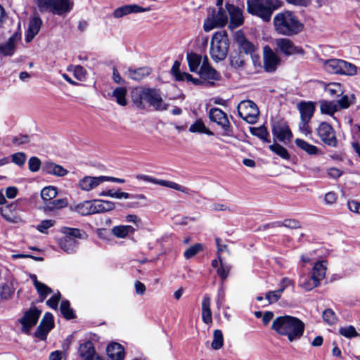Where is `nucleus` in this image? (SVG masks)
<instances>
[{"label": "nucleus", "instance_id": "23", "mask_svg": "<svg viewBox=\"0 0 360 360\" xmlns=\"http://www.w3.org/2000/svg\"><path fill=\"white\" fill-rule=\"evenodd\" d=\"M150 7L143 8L138 5H126L116 8L113 12V16L116 18H122L132 13H141L149 11Z\"/></svg>", "mask_w": 360, "mask_h": 360}, {"label": "nucleus", "instance_id": "47", "mask_svg": "<svg viewBox=\"0 0 360 360\" xmlns=\"http://www.w3.org/2000/svg\"><path fill=\"white\" fill-rule=\"evenodd\" d=\"M57 195V190L53 186L45 187L41 190V196L47 202L51 201Z\"/></svg>", "mask_w": 360, "mask_h": 360}, {"label": "nucleus", "instance_id": "16", "mask_svg": "<svg viewBox=\"0 0 360 360\" xmlns=\"http://www.w3.org/2000/svg\"><path fill=\"white\" fill-rule=\"evenodd\" d=\"M276 45L279 51L285 56L304 53L302 48L296 46L290 39L287 38L277 39Z\"/></svg>", "mask_w": 360, "mask_h": 360}, {"label": "nucleus", "instance_id": "43", "mask_svg": "<svg viewBox=\"0 0 360 360\" xmlns=\"http://www.w3.org/2000/svg\"><path fill=\"white\" fill-rule=\"evenodd\" d=\"M127 89L125 87H117L112 92V96L115 98L117 103L122 106L127 104L126 96Z\"/></svg>", "mask_w": 360, "mask_h": 360}, {"label": "nucleus", "instance_id": "64", "mask_svg": "<svg viewBox=\"0 0 360 360\" xmlns=\"http://www.w3.org/2000/svg\"><path fill=\"white\" fill-rule=\"evenodd\" d=\"M50 330V329H48L46 327L39 324L36 330L35 336L37 338L44 340L46 338L47 334Z\"/></svg>", "mask_w": 360, "mask_h": 360}, {"label": "nucleus", "instance_id": "21", "mask_svg": "<svg viewBox=\"0 0 360 360\" xmlns=\"http://www.w3.org/2000/svg\"><path fill=\"white\" fill-rule=\"evenodd\" d=\"M103 182H105V178L103 177V176H86L79 180L78 186L82 191H89L99 186Z\"/></svg>", "mask_w": 360, "mask_h": 360}, {"label": "nucleus", "instance_id": "13", "mask_svg": "<svg viewBox=\"0 0 360 360\" xmlns=\"http://www.w3.org/2000/svg\"><path fill=\"white\" fill-rule=\"evenodd\" d=\"M235 39L240 50V52H244L246 55L250 54L252 58L254 63L255 64L259 59V56L255 53L257 50L256 46L243 36V33L238 32L235 34Z\"/></svg>", "mask_w": 360, "mask_h": 360}, {"label": "nucleus", "instance_id": "40", "mask_svg": "<svg viewBox=\"0 0 360 360\" xmlns=\"http://www.w3.org/2000/svg\"><path fill=\"white\" fill-rule=\"evenodd\" d=\"M191 133L205 134L208 136H212L213 132L209 129L201 120H198L193 122L189 127Z\"/></svg>", "mask_w": 360, "mask_h": 360}, {"label": "nucleus", "instance_id": "22", "mask_svg": "<svg viewBox=\"0 0 360 360\" xmlns=\"http://www.w3.org/2000/svg\"><path fill=\"white\" fill-rule=\"evenodd\" d=\"M150 7L143 8L138 5H126L116 8L113 12V16L116 18H122L132 13H141L149 11Z\"/></svg>", "mask_w": 360, "mask_h": 360}, {"label": "nucleus", "instance_id": "56", "mask_svg": "<svg viewBox=\"0 0 360 360\" xmlns=\"http://www.w3.org/2000/svg\"><path fill=\"white\" fill-rule=\"evenodd\" d=\"M35 288L39 295L41 302L46 299L48 295L52 293L53 292L51 288L43 283H41L39 285H37Z\"/></svg>", "mask_w": 360, "mask_h": 360}, {"label": "nucleus", "instance_id": "10", "mask_svg": "<svg viewBox=\"0 0 360 360\" xmlns=\"http://www.w3.org/2000/svg\"><path fill=\"white\" fill-rule=\"evenodd\" d=\"M238 112L239 116L249 124H254L257 121L259 110L252 101H242L238 105Z\"/></svg>", "mask_w": 360, "mask_h": 360}, {"label": "nucleus", "instance_id": "4", "mask_svg": "<svg viewBox=\"0 0 360 360\" xmlns=\"http://www.w3.org/2000/svg\"><path fill=\"white\" fill-rule=\"evenodd\" d=\"M133 101L138 105H143V101L147 102L155 110L163 111L167 109L168 105L163 101L160 90L155 89H144L140 91L136 96L133 95Z\"/></svg>", "mask_w": 360, "mask_h": 360}, {"label": "nucleus", "instance_id": "45", "mask_svg": "<svg viewBox=\"0 0 360 360\" xmlns=\"http://www.w3.org/2000/svg\"><path fill=\"white\" fill-rule=\"evenodd\" d=\"M250 131L252 135L259 137L265 142H270L269 139V133L265 127H252L250 128Z\"/></svg>", "mask_w": 360, "mask_h": 360}, {"label": "nucleus", "instance_id": "38", "mask_svg": "<svg viewBox=\"0 0 360 360\" xmlns=\"http://www.w3.org/2000/svg\"><path fill=\"white\" fill-rule=\"evenodd\" d=\"M134 231V228L129 225L115 226L112 229V234L120 238H124L129 233H133Z\"/></svg>", "mask_w": 360, "mask_h": 360}, {"label": "nucleus", "instance_id": "1", "mask_svg": "<svg viewBox=\"0 0 360 360\" xmlns=\"http://www.w3.org/2000/svg\"><path fill=\"white\" fill-rule=\"evenodd\" d=\"M271 328L281 336H286L290 342L300 340L304 331V323L300 319L289 316H280L272 322Z\"/></svg>", "mask_w": 360, "mask_h": 360}, {"label": "nucleus", "instance_id": "42", "mask_svg": "<svg viewBox=\"0 0 360 360\" xmlns=\"http://www.w3.org/2000/svg\"><path fill=\"white\" fill-rule=\"evenodd\" d=\"M338 109V104L335 102L328 101L320 102V110L323 114L333 115Z\"/></svg>", "mask_w": 360, "mask_h": 360}, {"label": "nucleus", "instance_id": "33", "mask_svg": "<svg viewBox=\"0 0 360 360\" xmlns=\"http://www.w3.org/2000/svg\"><path fill=\"white\" fill-rule=\"evenodd\" d=\"M43 169L47 174L57 176H64L68 173V171L62 166L51 162H46Z\"/></svg>", "mask_w": 360, "mask_h": 360}, {"label": "nucleus", "instance_id": "54", "mask_svg": "<svg viewBox=\"0 0 360 360\" xmlns=\"http://www.w3.org/2000/svg\"><path fill=\"white\" fill-rule=\"evenodd\" d=\"M339 333L341 335L347 338H352L359 336V333L352 326L340 328Z\"/></svg>", "mask_w": 360, "mask_h": 360}, {"label": "nucleus", "instance_id": "5", "mask_svg": "<svg viewBox=\"0 0 360 360\" xmlns=\"http://www.w3.org/2000/svg\"><path fill=\"white\" fill-rule=\"evenodd\" d=\"M327 270V262L319 261L313 266L311 274L309 277L302 275L299 278V286L307 291H310L319 285L320 281L325 276Z\"/></svg>", "mask_w": 360, "mask_h": 360}, {"label": "nucleus", "instance_id": "18", "mask_svg": "<svg viewBox=\"0 0 360 360\" xmlns=\"http://www.w3.org/2000/svg\"><path fill=\"white\" fill-rule=\"evenodd\" d=\"M43 22L38 15H34L30 20L28 29L25 35V41L30 42L39 33Z\"/></svg>", "mask_w": 360, "mask_h": 360}, {"label": "nucleus", "instance_id": "12", "mask_svg": "<svg viewBox=\"0 0 360 360\" xmlns=\"http://www.w3.org/2000/svg\"><path fill=\"white\" fill-rule=\"evenodd\" d=\"M317 134L325 144L333 147L337 146L335 132L329 124L321 122L317 128Z\"/></svg>", "mask_w": 360, "mask_h": 360}, {"label": "nucleus", "instance_id": "61", "mask_svg": "<svg viewBox=\"0 0 360 360\" xmlns=\"http://www.w3.org/2000/svg\"><path fill=\"white\" fill-rule=\"evenodd\" d=\"M354 96H352L351 98H349L347 95L343 96L338 101V105H340L341 108L346 109L349 107V105L354 103Z\"/></svg>", "mask_w": 360, "mask_h": 360}, {"label": "nucleus", "instance_id": "29", "mask_svg": "<svg viewBox=\"0 0 360 360\" xmlns=\"http://www.w3.org/2000/svg\"><path fill=\"white\" fill-rule=\"evenodd\" d=\"M297 108L300 113V119L311 120L315 111V106L312 102H301Z\"/></svg>", "mask_w": 360, "mask_h": 360}, {"label": "nucleus", "instance_id": "63", "mask_svg": "<svg viewBox=\"0 0 360 360\" xmlns=\"http://www.w3.org/2000/svg\"><path fill=\"white\" fill-rule=\"evenodd\" d=\"M28 165L30 170L32 172H36L40 168L41 161L37 157H32L29 160Z\"/></svg>", "mask_w": 360, "mask_h": 360}, {"label": "nucleus", "instance_id": "34", "mask_svg": "<svg viewBox=\"0 0 360 360\" xmlns=\"http://www.w3.org/2000/svg\"><path fill=\"white\" fill-rule=\"evenodd\" d=\"M94 213L106 212L115 208V203L108 200H94Z\"/></svg>", "mask_w": 360, "mask_h": 360}, {"label": "nucleus", "instance_id": "37", "mask_svg": "<svg viewBox=\"0 0 360 360\" xmlns=\"http://www.w3.org/2000/svg\"><path fill=\"white\" fill-rule=\"evenodd\" d=\"M295 143L299 148L305 151L309 155H317L319 152V149L316 146L310 144L303 139H296Z\"/></svg>", "mask_w": 360, "mask_h": 360}, {"label": "nucleus", "instance_id": "9", "mask_svg": "<svg viewBox=\"0 0 360 360\" xmlns=\"http://www.w3.org/2000/svg\"><path fill=\"white\" fill-rule=\"evenodd\" d=\"M227 22L228 15L226 11L222 7H219L217 11L214 9L209 11L208 15L204 22L203 28L205 32H209L214 28L224 27Z\"/></svg>", "mask_w": 360, "mask_h": 360}, {"label": "nucleus", "instance_id": "3", "mask_svg": "<svg viewBox=\"0 0 360 360\" xmlns=\"http://www.w3.org/2000/svg\"><path fill=\"white\" fill-rule=\"evenodd\" d=\"M281 5V0H248L247 9L250 13L261 18L265 22H269L274 11L280 8Z\"/></svg>", "mask_w": 360, "mask_h": 360}, {"label": "nucleus", "instance_id": "8", "mask_svg": "<svg viewBox=\"0 0 360 360\" xmlns=\"http://www.w3.org/2000/svg\"><path fill=\"white\" fill-rule=\"evenodd\" d=\"M35 2L41 12L49 11L60 15L71 9L69 0H35Z\"/></svg>", "mask_w": 360, "mask_h": 360}, {"label": "nucleus", "instance_id": "39", "mask_svg": "<svg viewBox=\"0 0 360 360\" xmlns=\"http://www.w3.org/2000/svg\"><path fill=\"white\" fill-rule=\"evenodd\" d=\"M186 58L190 70L193 72H198L202 60L201 56L195 53H187Z\"/></svg>", "mask_w": 360, "mask_h": 360}, {"label": "nucleus", "instance_id": "17", "mask_svg": "<svg viewBox=\"0 0 360 360\" xmlns=\"http://www.w3.org/2000/svg\"><path fill=\"white\" fill-rule=\"evenodd\" d=\"M226 8L228 11V13L230 16V24L229 27L231 29L236 28V27L240 26L243 22V16L242 11L235 6L233 4H226Z\"/></svg>", "mask_w": 360, "mask_h": 360}, {"label": "nucleus", "instance_id": "32", "mask_svg": "<svg viewBox=\"0 0 360 360\" xmlns=\"http://www.w3.org/2000/svg\"><path fill=\"white\" fill-rule=\"evenodd\" d=\"M202 319L206 324H211L212 322L210 297L207 295L203 297L202 301Z\"/></svg>", "mask_w": 360, "mask_h": 360}, {"label": "nucleus", "instance_id": "6", "mask_svg": "<svg viewBox=\"0 0 360 360\" xmlns=\"http://www.w3.org/2000/svg\"><path fill=\"white\" fill-rule=\"evenodd\" d=\"M229 49V39L225 32H216L210 45V54L212 59L216 62L226 58Z\"/></svg>", "mask_w": 360, "mask_h": 360}, {"label": "nucleus", "instance_id": "15", "mask_svg": "<svg viewBox=\"0 0 360 360\" xmlns=\"http://www.w3.org/2000/svg\"><path fill=\"white\" fill-rule=\"evenodd\" d=\"M263 52L264 70L269 72H274L280 64L281 59L269 46L264 47Z\"/></svg>", "mask_w": 360, "mask_h": 360}, {"label": "nucleus", "instance_id": "31", "mask_svg": "<svg viewBox=\"0 0 360 360\" xmlns=\"http://www.w3.org/2000/svg\"><path fill=\"white\" fill-rule=\"evenodd\" d=\"M151 72L150 68L148 67L140 68L138 69H129L125 75L130 79L136 81H141Z\"/></svg>", "mask_w": 360, "mask_h": 360}, {"label": "nucleus", "instance_id": "19", "mask_svg": "<svg viewBox=\"0 0 360 360\" xmlns=\"http://www.w3.org/2000/svg\"><path fill=\"white\" fill-rule=\"evenodd\" d=\"M273 135L280 141L285 143L292 137V132L285 123H276L272 128Z\"/></svg>", "mask_w": 360, "mask_h": 360}, {"label": "nucleus", "instance_id": "26", "mask_svg": "<svg viewBox=\"0 0 360 360\" xmlns=\"http://www.w3.org/2000/svg\"><path fill=\"white\" fill-rule=\"evenodd\" d=\"M70 209L82 216L95 214L93 200H86L79 204L71 205Z\"/></svg>", "mask_w": 360, "mask_h": 360}, {"label": "nucleus", "instance_id": "27", "mask_svg": "<svg viewBox=\"0 0 360 360\" xmlns=\"http://www.w3.org/2000/svg\"><path fill=\"white\" fill-rule=\"evenodd\" d=\"M99 196H110L114 198H133L135 200H146V197L143 194L131 195L128 193L122 192L120 190L114 191L112 190H107L102 191Z\"/></svg>", "mask_w": 360, "mask_h": 360}, {"label": "nucleus", "instance_id": "49", "mask_svg": "<svg viewBox=\"0 0 360 360\" xmlns=\"http://www.w3.org/2000/svg\"><path fill=\"white\" fill-rule=\"evenodd\" d=\"M14 292V288L11 283H6L0 286V297L4 300H8Z\"/></svg>", "mask_w": 360, "mask_h": 360}, {"label": "nucleus", "instance_id": "41", "mask_svg": "<svg viewBox=\"0 0 360 360\" xmlns=\"http://www.w3.org/2000/svg\"><path fill=\"white\" fill-rule=\"evenodd\" d=\"M246 58L241 52H236L231 55V65L236 69L243 68L245 64Z\"/></svg>", "mask_w": 360, "mask_h": 360}, {"label": "nucleus", "instance_id": "11", "mask_svg": "<svg viewBox=\"0 0 360 360\" xmlns=\"http://www.w3.org/2000/svg\"><path fill=\"white\" fill-rule=\"evenodd\" d=\"M209 117L211 121L216 122L221 127L224 131V135H231V125L227 115L221 109L217 108L210 109Z\"/></svg>", "mask_w": 360, "mask_h": 360}, {"label": "nucleus", "instance_id": "59", "mask_svg": "<svg viewBox=\"0 0 360 360\" xmlns=\"http://www.w3.org/2000/svg\"><path fill=\"white\" fill-rule=\"evenodd\" d=\"M55 224V221L52 219H46L43 220L40 222L39 224L37 225V229L43 233H46V230Z\"/></svg>", "mask_w": 360, "mask_h": 360}, {"label": "nucleus", "instance_id": "62", "mask_svg": "<svg viewBox=\"0 0 360 360\" xmlns=\"http://www.w3.org/2000/svg\"><path fill=\"white\" fill-rule=\"evenodd\" d=\"M309 122L310 120L300 119V122L299 123L300 131L306 136L311 134V128L309 124Z\"/></svg>", "mask_w": 360, "mask_h": 360}, {"label": "nucleus", "instance_id": "14", "mask_svg": "<svg viewBox=\"0 0 360 360\" xmlns=\"http://www.w3.org/2000/svg\"><path fill=\"white\" fill-rule=\"evenodd\" d=\"M41 311L33 307L26 311L23 316L19 320L22 324V331L28 334L30 329L36 325L40 316Z\"/></svg>", "mask_w": 360, "mask_h": 360}, {"label": "nucleus", "instance_id": "48", "mask_svg": "<svg viewBox=\"0 0 360 360\" xmlns=\"http://www.w3.org/2000/svg\"><path fill=\"white\" fill-rule=\"evenodd\" d=\"M325 91L331 96H340L343 94L342 86L340 83L328 84Z\"/></svg>", "mask_w": 360, "mask_h": 360}, {"label": "nucleus", "instance_id": "35", "mask_svg": "<svg viewBox=\"0 0 360 360\" xmlns=\"http://www.w3.org/2000/svg\"><path fill=\"white\" fill-rule=\"evenodd\" d=\"M60 248L67 253L73 252L77 245V240L70 236H65L59 240Z\"/></svg>", "mask_w": 360, "mask_h": 360}, {"label": "nucleus", "instance_id": "2", "mask_svg": "<svg viewBox=\"0 0 360 360\" xmlns=\"http://www.w3.org/2000/svg\"><path fill=\"white\" fill-rule=\"evenodd\" d=\"M274 25L277 33L288 37L296 35L304 29L297 16L288 11L277 13L274 18Z\"/></svg>", "mask_w": 360, "mask_h": 360}, {"label": "nucleus", "instance_id": "44", "mask_svg": "<svg viewBox=\"0 0 360 360\" xmlns=\"http://www.w3.org/2000/svg\"><path fill=\"white\" fill-rule=\"evenodd\" d=\"M68 205L66 198H60L51 200L47 202L44 207V209L48 211H53L55 209H61L67 207Z\"/></svg>", "mask_w": 360, "mask_h": 360}, {"label": "nucleus", "instance_id": "7", "mask_svg": "<svg viewBox=\"0 0 360 360\" xmlns=\"http://www.w3.org/2000/svg\"><path fill=\"white\" fill-rule=\"evenodd\" d=\"M325 69L333 74L354 76L357 73V67L351 63L341 59H329L324 62Z\"/></svg>", "mask_w": 360, "mask_h": 360}, {"label": "nucleus", "instance_id": "25", "mask_svg": "<svg viewBox=\"0 0 360 360\" xmlns=\"http://www.w3.org/2000/svg\"><path fill=\"white\" fill-rule=\"evenodd\" d=\"M144 179L148 181H150L155 184L160 185L162 186L174 189L176 191L188 193L189 189L185 186L179 185L174 181L163 180V179H158L155 178H152L148 176H144Z\"/></svg>", "mask_w": 360, "mask_h": 360}, {"label": "nucleus", "instance_id": "57", "mask_svg": "<svg viewBox=\"0 0 360 360\" xmlns=\"http://www.w3.org/2000/svg\"><path fill=\"white\" fill-rule=\"evenodd\" d=\"M202 250V245L200 243H196L194 245L191 246L184 253V256L186 259H190L194 257L200 251Z\"/></svg>", "mask_w": 360, "mask_h": 360}, {"label": "nucleus", "instance_id": "58", "mask_svg": "<svg viewBox=\"0 0 360 360\" xmlns=\"http://www.w3.org/2000/svg\"><path fill=\"white\" fill-rule=\"evenodd\" d=\"M282 290H277L274 291H269L266 293V299L269 304L276 302L281 297Z\"/></svg>", "mask_w": 360, "mask_h": 360}, {"label": "nucleus", "instance_id": "52", "mask_svg": "<svg viewBox=\"0 0 360 360\" xmlns=\"http://www.w3.org/2000/svg\"><path fill=\"white\" fill-rule=\"evenodd\" d=\"M60 309L65 319H71L75 318L74 312L70 308V302L68 300H65L61 302Z\"/></svg>", "mask_w": 360, "mask_h": 360}, {"label": "nucleus", "instance_id": "55", "mask_svg": "<svg viewBox=\"0 0 360 360\" xmlns=\"http://www.w3.org/2000/svg\"><path fill=\"white\" fill-rule=\"evenodd\" d=\"M283 226L285 227L295 229L301 227V224L299 221L292 219H286L283 221H278L276 223V227H280Z\"/></svg>", "mask_w": 360, "mask_h": 360}, {"label": "nucleus", "instance_id": "60", "mask_svg": "<svg viewBox=\"0 0 360 360\" xmlns=\"http://www.w3.org/2000/svg\"><path fill=\"white\" fill-rule=\"evenodd\" d=\"M40 324L51 329L53 327V317L51 313H46L40 322Z\"/></svg>", "mask_w": 360, "mask_h": 360}, {"label": "nucleus", "instance_id": "28", "mask_svg": "<svg viewBox=\"0 0 360 360\" xmlns=\"http://www.w3.org/2000/svg\"><path fill=\"white\" fill-rule=\"evenodd\" d=\"M19 39L17 34L11 36L6 42L0 44V55L11 56L15 52V44Z\"/></svg>", "mask_w": 360, "mask_h": 360}, {"label": "nucleus", "instance_id": "20", "mask_svg": "<svg viewBox=\"0 0 360 360\" xmlns=\"http://www.w3.org/2000/svg\"><path fill=\"white\" fill-rule=\"evenodd\" d=\"M198 74L205 80L217 81L220 79L219 73L209 65L207 56L204 58V61L199 70Z\"/></svg>", "mask_w": 360, "mask_h": 360}, {"label": "nucleus", "instance_id": "24", "mask_svg": "<svg viewBox=\"0 0 360 360\" xmlns=\"http://www.w3.org/2000/svg\"><path fill=\"white\" fill-rule=\"evenodd\" d=\"M150 7L143 8L138 5H126L116 8L113 12V16L116 18H122L132 13H141L149 11Z\"/></svg>", "mask_w": 360, "mask_h": 360}, {"label": "nucleus", "instance_id": "53", "mask_svg": "<svg viewBox=\"0 0 360 360\" xmlns=\"http://www.w3.org/2000/svg\"><path fill=\"white\" fill-rule=\"evenodd\" d=\"M63 232L65 236H70L71 238H73L75 240L76 238L83 239L86 236V234L84 231L78 229L65 228Z\"/></svg>", "mask_w": 360, "mask_h": 360}, {"label": "nucleus", "instance_id": "50", "mask_svg": "<svg viewBox=\"0 0 360 360\" xmlns=\"http://www.w3.org/2000/svg\"><path fill=\"white\" fill-rule=\"evenodd\" d=\"M269 148L271 151L275 153L276 155L280 156L281 158L285 159V160L290 159V155H289L288 150H286V148H284L283 146H282L278 143H274V144L270 145L269 146Z\"/></svg>", "mask_w": 360, "mask_h": 360}, {"label": "nucleus", "instance_id": "46", "mask_svg": "<svg viewBox=\"0 0 360 360\" xmlns=\"http://www.w3.org/2000/svg\"><path fill=\"white\" fill-rule=\"evenodd\" d=\"M224 344V338L222 332L220 330H215L213 333V340L211 347L213 349L217 350L222 347Z\"/></svg>", "mask_w": 360, "mask_h": 360}, {"label": "nucleus", "instance_id": "36", "mask_svg": "<svg viewBox=\"0 0 360 360\" xmlns=\"http://www.w3.org/2000/svg\"><path fill=\"white\" fill-rule=\"evenodd\" d=\"M79 353L84 360H92L95 353L93 343L91 341H87L80 345Z\"/></svg>", "mask_w": 360, "mask_h": 360}, {"label": "nucleus", "instance_id": "30", "mask_svg": "<svg viewBox=\"0 0 360 360\" xmlns=\"http://www.w3.org/2000/svg\"><path fill=\"white\" fill-rule=\"evenodd\" d=\"M106 352L112 360H123L124 358V350L120 344L116 342L110 344L107 347Z\"/></svg>", "mask_w": 360, "mask_h": 360}, {"label": "nucleus", "instance_id": "51", "mask_svg": "<svg viewBox=\"0 0 360 360\" xmlns=\"http://www.w3.org/2000/svg\"><path fill=\"white\" fill-rule=\"evenodd\" d=\"M323 321L328 325L332 326L337 323L338 318L331 309H327L322 314Z\"/></svg>", "mask_w": 360, "mask_h": 360}]
</instances>
